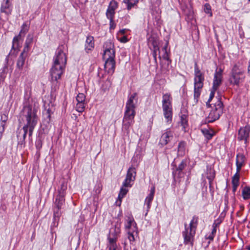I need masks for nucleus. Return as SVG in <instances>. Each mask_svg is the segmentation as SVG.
<instances>
[{
	"mask_svg": "<svg viewBox=\"0 0 250 250\" xmlns=\"http://www.w3.org/2000/svg\"><path fill=\"white\" fill-rule=\"evenodd\" d=\"M11 3L9 0H3V2L1 4L0 12L9 15L11 14Z\"/></svg>",
	"mask_w": 250,
	"mask_h": 250,
	"instance_id": "18",
	"label": "nucleus"
},
{
	"mask_svg": "<svg viewBox=\"0 0 250 250\" xmlns=\"http://www.w3.org/2000/svg\"><path fill=\"white\" fill-rule=\"evenodd\" d=\"M65 67L53 64L51 70L50 75L51 77L52 92L56 91L59 88V83L58 80L60 79L62 74Z\"/></svg>",
	"mask_w": 250,
	"mask_h": 250,
	"instance_id": "6",
	"label": "nucleus"
},
{
	"mask_svg": "<svg viewBox=\"0 0 250 250\" xmlns=\"http://www.w3.org/2000/svg\"><path fill=\"white\" fill-rule=\"evenodd\" d=\"M204 10L206 13L209 14L210 16H212L211 7L208 3H206L204 5Z\"/></svg>",
	"mask_w": 250,
	"mask_h": 250,
	"instance_id": "44",
	"label": "nucleus"
},
{
	"mask_svg": "<svg viewBox=\"0 0 250 250\" xmlns=\"http://www.w3.org/2000/svg\"><path fill=\"white\" fill-rule=\"evenodd\" d=\"M133 250H137V249H134Z\"/></svg>",
	"mask_w": 250,
	"mask_h": 250,
	"instance_id": "63",
	"label": "nucleus"
},
{
	"mask_svg": "<svg viewBox=\"0 0 250 250\" xmlns=\"http://www.w3.org/2000/svg\"><path fill=\"white\" fill-rule=\"evenodd\" d=\"M196 231L189 229L186 223L185 224V230L182 232V235L184 238V243L185 245H189L193 247L194 241V237Z\"/></svg>",
	"mask_w": 250,
	"mask_h": 250,
	"instance_id": "9",
	"label": "nucleus"
},
{
	"mask_svg": "<svg viewBox=\"0 0 250 250\" xmlns=\"http://www.w3.org/2000/svg\"><path fill=\"white\" fill-rule=\"evenodd\" d=\"M118 7V3L115 0H112L108 6L106 15L108 19H114L115 10Z\"/></svg>",
	"mask_w": 250,
	"mask_h": 250,
	"instance_id": "12",
	"label": "nucleus"
},
{
	"mask_svg": "<svg viewBox=\"0 0 250 250\" xmlns=\"http://www.w3.org/2000/svg\"><path fill=\"white\" fill-rule=\"evenodd\" d=\"M120 232V228L115 227L110 229L109 236L108 237V250H117V245L116 244L117 236Z\"/></svg>",
	"mask_w": 250,
	"mask_h": 250,
	"instance_id": "8",
	"label": "nucleus"
},
{
	"mask_svg": "<svg viewBox=\"0 0 250 250\" xmlns=\"http://www.w3.org/2000/svg\"><path fill=\"white\" fill-rule=\"evenodd\" d=\"M242 196L244 200L250 198V187H245L242 190Z\"/></svg>",
	"mask_w": 250,
	"mask_h": 250,
	"instance_id": "36",
	"label": "nucleus"
},
{
	"mask_svg": "<svg viewBox=\"0 0 250 250\" xmlns=\"http://www.w3.org/2000/svg\"><path fill=\"white\" fill-rule=\"evenodd\" d=\"M104 69L108 73L112 74L115 70V61L114 59H104Z\"/></svg>",
	"mask_w": 250,
	"mask_h": 250,
	"instance_id": "14",
	"label": "nucleus"
},
{
	"mask_svg": "<svg viewBox=\"0 0 250 250\" xmlns=\"http://www.w3.org/2000/svg\"><path fill=\"white\" fill-rule=\"evenodd\" d=\"M211 109L217 112L219 110L220 113L222 114L223 113V104L220 98H218L216 102L213 104V106L212 107Z\"/></svg>",
	"mask_w": 250,
	"mask_h": 250,
	"instance_id": "23",
	"label": "nucleus"
},
{
	"mask_svg": "<svg viewBox=\"0 0 250 250\" xmlns=\"http://www.w3.org/2000/svg\"><path fill=\"white\" fill-rule=\"evenodd\" d=\"M30 49V46L25 44L23 50L21 54H22V56L27 57V53L28 52Z\"/></svg>",
	"mask_w": 250,
	"mask_h": 250,
	"instance_id": "47",
	"label": "nucleus"
},
{
	"mask_svg": "<svg viewBox=\"0 0 250 250\" xmlns=\"http://www.w3.org/2000/svg\"><path fill=\"white\" fill-rule=\"evenodd\" d=\"M86 104V103L77 102L76 105V110L79 112H83L85 109Z\"/></svg>",
	"mask_w": 250,
	"mask_h": 250,
	"instance_id": "39",
	"label": "nucleus"
},
{
	"mask_svg": "<svg viewBox=\"0 0 250 250\" xmlns=\"http://www.w3.org/2000/svg\"><path fill=\"white\" fill-rule=\"evenodd\" d=\"M36 146L38 149H40L42 147V142L41 140H38L36 142Z\"/></svg>",
	"mask_w": 250,
	"mask_h": 250,
	"instance_id": "53",
	"label": "nucleus"
},
{
	"mask_svg": "<svg viewBox=\"0 0 250 250\" xmlns=\"http://www.w3.org/2000/svg\"><path fill=\"white\" fill-rule=\"evenodd\" d=\"M204 75L200 70L197 62L194 64V97L192 104H196L204 85Z\"/></svg>",
	"mask_w": 250,
	"mask_h": 250,
	"instance_id": "3",
	"label": "nucleus"
},
{
	"mask_svg": "<svg viewBox=\"0 0 250 250\" xmlns=\"http://www.w3.org/2000/svg\"><path fill=\"white\" fill-rule=\"evenodd\" d=\"M110 20V29H114L116 27V24L113 21V19H109Z\"/></svg>",
	"mask_w": 250,
	"mask_h": 250,
	"instance_id": "52",
	"label": "nucleus"
},
{
	"mask_svg": "<svg viewBox=\"0 0 250 250\" xmlns=\"http://www.w3.org/2000/svg\"><path fill=\"white\" fill-rule=\"evenodd\" d=\"M245 157L244 154L239 153L236 156V165L237 172H240L242 167L245 165Z\"/></svg>",
	"mask_w": 250,
	"mask_h": 250,
	"instance_id": "17",
	"label": "nucleus"
},
{
	"mask_svg": "<svg viewBox=\"0 0 250 250\" xmlns=\"http://www.w3.org/2000/svg\"><path fill=\"white\" fill-rule=\"evenodd\" d=\"M217 90H214L213 89V88H211V91H210V95H209V98L207 103V104L208 105V104L211 102V101L212 100V99L213 98V97H214V94H215V92H216Z\"/></svg>",
	"mask_w": 250,
	"mask_h": 250,
	"instance_id": "48",
	"label": "nucleus"
},
{
	"mask_svg": "<svg viewBox=\"0 0 250 250\" xmlns=\"http://www.w3.org/2000/svg\"><path fill=\"white\" fill-rule=\"evenodd\" d=\"M187 165V160L184 159L182 161L178 167L176 168V170L181 172Z\"/></svg>",
	"mask_w": 250,
	"mask_h": 250,
	"instance_id": "42",
	"label": "nucleus"
},
{
	"mask_svg": "<svg viewBox=\"0 0 250 250\" xmlns=\"http://www.w3.org/2000/svg\"><path fill=\"white\" fill-rule=\"evenodd\" d=\"M21 35H18V36H15L12 42V48L13 49H19L20 47V41L21 40Z\"/></svg>",
	"mask_w": 250,
	"mask_h": 250,
	"instance_id": "31",
	"label": "nucleus"
},
{
	"mask_svg": "<svg viewBox=\"0 0 250 250\" xmlns=\"http://www.w3.org/2000/svg\"><path fill=\"white\" fill-rule=\"evenodd\" d=\"M137 102V94L133 93L128 97L125 104L122 129L127 134L129 133L130 127L134 123V117L136 115L135 108Z\"/></svg>",
	"mask_w": 250,
	"mask_h": 250,
	"instance_id": "2",
	"label": "nucleus"
},
{
	"mask_svg": "<svg viewBox=\"0 0 250 250\" xmlns=\"http://www.w3.org/2000/svg\"><path fill=\"white\" fill-rule=\"evenodd\" d=\"M125 29H122L119 31V33H121V34H124L125 33Z\"/></svg>",
	"mask_w": 250,
	"mask_h": 250,
	"instance_id": "60",
	"label": "nucleus"
},
{
	"mask_svg": "<svg viewBox=\"0 0 250 250\" xmlns=\"http://www.w3.org/2000/svg\"><path fill=\"white\" fill-rule=\"evenodd\" d=\"M250 133V125H247L244 127H241L238 134V140L239 141H244L246 144L249 138Z\"/></svg>",
	"mask_w": 250,
	"mask_h": 250,
	"instance_id": "10",
	"label": "nucleus"
},
{
	"mask_svg": "<svg viewBox=\"0 0 250 250\" xmlns=\"http://www.w3.org/2000/svg\"><path fill=\"white\" fill-rule=\"evenodd\" d=\"M248 73H250V62H249V65H248Z\"/></svg>",
	"mask_w": 250,
	"mask_h": 250,
	"instance_id": "61",
	"label": "nucleus"
},
{
	"mask_svg": "<svg viewBox=\"0 0 250 250\" xmlns=\"http://www.w3.org/2000/svg\"><path fill=\"white\" fill-rule=\"evenodd\" d=\"M29 29V25L27 24L26 23H24L21 26V28L19 33V35L22 36V34H23V35H24L28 32Z\"/></svg>",
	"mask_w": 250,
	"mask_h": 250,
	"instance_id": "41",
	"label": "nucleus"
},
{
	"mask_svg": "<svg viewBox=\"0 0 250 250\" xmlns=\"http://www.w3.org/2000/svg\"><path fill=\"white\" fill-rule=\"evenodd\" d=\"M199 218L196 215H194L189 223V226L188 227L189 229L195 230L196 231L197 227L198 226Z\"/></svg>",
	"mask_w": 250,
	"mask_h": 250,
	"instance_id": "26",
	"label": "nucleus"
},
{
	"mask_svg": "<svg viewBox=\"0 0 250 250\" xmlns=\"http://www.w3.org/2000/svg\"><path fill=\"white\" fill-rule=\"evenodd\" d=\"M104 50L111 51L115 50L114 43L110 41H107L104 43L103 45Z\"/></svg>",
	"mask_w": 250,
	"mask_h": 250,
	"instance_id": "35",
	"label": "nucleus"
},
{
	"mask_svg": "<svg viewBox=\"0 0 250 250\" xmlns=\"http://www.w3.org/2000/svg\"><path fill=\"white\" fill-rule=\"evenodd\" d=\"M21 114L24 125L22 129L18 130L17 136L21 144H24L27 132L28 131L29 137L32 136L33 131L38 124L39 117L37 115V110L30 105L24 106Z\"/></svg>",
	"mask_w": 250,
	"mask_h": 250,
	"instance_id": "1",
	"label": "nucleus"
},
{
	"mask_svg": "<svg viewBox=\"0 0 250 250\" xmlns=\"http://www.w3.org/2000/svg\"><path fill=\"white\" fill-rule=\"evenodd\" d=\"M245 79L244 70L241 68L237 64L232 67L229 79V83L233 85L239 86Z\"/></svg>",
	"mask_w": 250,
	"mask_h": 250,
	"instance_id": "4",
	"label": "nucleus"
},
{
	"mask_svg": "<svg viewBox=\"0 0 250 250\" xmlns=\"http://www.w3.org/2000/svg\"><path fill=\"white\" fill-rule=\"evenodd\" d=\"M247 249L248 250H250V245L247 247Z\"/></svg>",
	"mask_w": 250,
	"mask_h": 250,
	"instance_id": "62",
	"label": "nucleus"
},
{
	"mask_svg": "<svg viewBox=\"0 0 250 250\" xmlns=\"http://www.w3.org/2000/svg\"><path fill=\"white\" fill-rule=\"evenodd\" d=\"M125 229H132L133 232L137 231V224L134 219L132 217H128L126 220V224L125 225Z\"/></svg>",
	"mask_w": 250,
	"mask_h": 250,
	"instance_id": "16",
	"label": "nucleus"
},
{
	"mask_svg": "<svg viewBox=\"0 0 250 250\" xmlns=\"http://www.w3.org/2000/svg\"><path fill=\"white\" fill-rule=\"evenodd\" d=\"M8 119V117L6 114H3L1 116V121L2 122L5 123Z\"/></svg>",
	"mask_w": 250,
	"mask_h": 250,
	"instance_id": "55",
	"label": "nucleus"
},
{
	"mask_svg": "<svg viewBox=\"0 0 250 250\" xmlns=\"http://www.w3.org/2000/svg\"><path fill=\"white\" fill-rule=\"evenodd\" d=\"M152 51H153V58H154V62L157 63V51H159V49H155V48H153L152 49Z\"/></svg>",
	"mask_w": 250,
	"mask_h": 250,
	"instance_id": "49",
	"label": "nucleus"
},
{
	"mask_svg": "<svg viewBox=\"0 0 250 250\" xmlns=\"http://www.w3.org/2000/svg\"><path fill=\"white\" fill-rule=\"evenodd\" d=\"M133 232L132 230H131V231H129L128 232V239L130 241H134L135 240L134 236L132 233Z\"/></svg>",
	"mask_w": 250,
	"mask_h": 250,
	"instance_id": "51",
	"label": "nucleus"
},
{
	"mask_svg": "<svg viewBox=\"0 0 250 250\" xmlns=\"http://www.w3.org/2000/svg\"><path fill=\"white\" fill-rule=\"evenodd\" d=\"M186 144L184 141H181L179 143L178 147L177 154L179 156H183L186 154Z\"/></svg>",
	"mask_w": 250,
	"mask_h": 250,
	"instance_id": "25",
	"label": "nucleus"
},
{
	"mask_svg": "<svg viewBox=\"0 0 250 250\" xmlns=\"http://www.w3.org/2000/svg\"><path fill=\"white\" fill-rule=\"evenodd\" d=\"M214 176H214V173H213L211 175L208 176H207V178L208 179L209 182L210 184H211V182L213 180V179L214 178Z\"/></svg>",
	"mask_w": 250,
	"mask_h": 250,
	"instance_id": "57",
	"label": "nucleus"
},
{
	"mask_svg": "<svg viewBox=\"0 0 250 250\" xmlns=\"http://www.w3.org/2000/svg\"><path fill=\"white\" fill-rule=\"evenodd\" d=\"M148 44L152 46L153 48L159 49V42L157 39L154 36H150L148 39Z\"/></svg>",
	"mask_w": 250,
	"mask_h": 250,
	"instance_id": "28",
	"label": "nucleus"
},
{
	"mask_svg": "<svg viewBox=\"0 0 250 250\" xmlns=\"http://www.w3.org/2000/svg\"><path fill=\"white\" fill-rule=\"evenodd\" d=\"M118 40L120 41L121 42L125 43L128 41L127 37L125 36H124L120 39H118Z\"/></svg>",
	"mask_w": 250,
	"mask_h": 250,
	"instance_id": "54",
	"label": "nucleus"
},
{
	"mask_svg": "<svg viewBox=\"0 0 250 250\" xmlns=\"http://www.w3.org/2000/svg\"><path fill=\"white\" fill-rule=\"evenodd\" d=\"M171 94L166 93L163 95L162 109L165 118L167 123H170L172 119V106Z\"/></svg>",
	"mask_w": 250,
	"mask_h": 250,
	"instance_id": "5",
	"label": "nucleus"
},
{
	"mask_svg": "<svg viewBox=\"0 0 250 250\" xmlns=\"http://www.w3.org/2000/svg\"><path fill=\"white\" fill-rule=\"evenodd\" d=\"M212 226H213V229H212L211 234L214 235V234L216 233V227L217 226V225L215 223H213Z\"/></svg>",
	"mask_w": 250,
	"mask_h": 250,
	"instance_id": "56",
	"label": "nucleus"
},
{
	"mask_svg": "<svg viewBox=\"0 0 250 250\" xmlns=\"http://www.w3.org/2000/svg\"><path fill=\"white\" fill-rule=\"evenodd\" d=\"M214 235H212V234H210L208 237V239H209V240H213V238H214Z\"/></svg>",
	"mask_w": 250,
	"mask_h": 250,
	"instance_id": "59",
	"label": "nucleus"
},
{
	"mask_svg": "<svg viewBox=\"0 0 250 250\" xmlns=\"http://www.w3.org/2000/svg\"><path fill=\"white\" fill-rule=\"evenodd\" d=\"M223 70L221 68L216 69L214 75L212 88L217 90L222 82V74Z\"/></svg>",
	"mask_w": 250,
	"mask_h": 250,
	"instance_id": "11",
	"label": "nucleus"
},
{
	"mask_svg": "<svg viewBox=\"0 0 250 250\" xmlns=\"http://www.w3.org/2000/svg\"><path fill=\"white\" fill-rule=\"evenodd\" d=\"M201 132L208 140H210L213 136V131L208 128H203Z\"/></svg>",
	"mask_w": 250,
	"mask_h": 250,
	"instance_id": "33",
	"label": "nucleus"
},
{
	"mask_svg": "<svg viewBox=\"0 0 250 250\" xmlns=\"http://www.w3.org/2000/svg\"><path fill=\"white\" fill-rule=\"evenodd\" d=\"M124 187L121 188L120 189V193L118 195V201L116 202V204L118 206H120L121 204L122 199L126 195L127 192H128V190L124 188Z\"/></svg>",
	"mask_w": 250,
	"mask_h": 250,
	"instance_id": "32",
	"label": "nucleus"
},
{
	"mask_svg": "<svg viewBox=\"0 0 250 250\" xmlns=\"http://www.w3.org/2000/svg\"><path fill=\"white\" fill-rule=\"evenodd\" d=\"M155 188L154 186L151 187L150 191V193L146 197L145 200V204L147 206V211L150 208L151 203L153 199L154 195L155 193Z\"/></svg>",
	"mask_w": 250,
	"mask_h": 250,
	"instance_id": "19",
	"label": "nucleus"
},
{
	"mask_svg": "<svg viewBox=\"0 0 250 250\" xmlns=\"http://www.w3.org/2000/svg\"><path fill=\"white\" fill-rule=\"evenodd\" d=\"M222 113H220V111L219 110L217 112L214 111L213 110L211 109L210 111L209 115L207 119L208 122L212 123L216 120H218Z\"/></svg>",
	"mask_w": 250,
	"mask_h": 250,
	"instance_id": "20",
	"label": "nucleus"
},
{
	"mask_svg": "<svg viewBox=\"0 0 250 250\" xmlns=\"http://www.w3.org/2000/svg\"><path fill=\"white\" fill-rule=\"evenodd\" d=\"M239 30L240 31L242 30V27H240L239 28ZM240 36L241 38H243L244 37V32L243 31H242V32H240Z\"/></svg>",
	"mask_w": 250,
	"mask_h": 250,
	"instance_id": "58",
	"label": "nucleus"
},
{
	"mask_svg": "<svg viewBox=\"0 0 250 250\" xmlns=\"http://www.w3.org/2000/svg\"><path fill=\"white\" fill-rule=\"evenodd\" d=\"M67 189V184L63 182L61 185L60 189H59V196H64L65 192Z\"/></svg>",
	"mask_w": 250,
	"mask_h": 250,
	"instance_id": "40",
	"label": "nucleus"
},
{
	"mask_svg": "<svg viewBox=\"0 0 250 250\" xmlns=\"http://www.w3.org/2000/svg\"><path fill=\"white\" fill-rule=\"evenodd\" d=\"M25 58L26 56H22V54H20L17 62V67L20 70L22 69Z\"/></svg>",
	"mask_w": 250,
	"mask_h": 250,
	"instance_id": "34",
	"label": "nucleus"
},
{
	"mask_svg": "<svg viewBox=\"0 0 250 250\" xmlns=\"http://www.w3.org/2000/svg\"><path fill=\"white\" fill-rule=\"evenodd\" d=\"M61 215V212L60 210H58V208L54 207V216L55 217H59Z\"/></svg>",
	"mask_w": 250,
	"mask_h": 250,
	"instance_id": "50",
	"label": "nucleus"
},
{
	"mask_svg": "<svg viewBox=\"0 0 250 250\" xmlns=\"http://www.w3.org/2000/svg\"><path fill=\"white\" fill-rule=\"evenodd\" d=\"M134 180H135L132 179V178H131L129 177L128 175H126L125 179L123 184V187H131L132 186L131 183L134 181Z\"/></svg>",
	"mask_w": 250,
	"mask_h": 250,
	"instance_id": "37",
	"label": "nucleus"
},
{
	"mask_svg": "<svg viewBox=\"0 0 250 250\" xmlns=\"http://www.w3.org/2000/svg\"><path fill=\"white\" fill-rule=\"evenodd\" d=\"M115 50H104L103 57L104 59H115Z\"/></svg>",
	"mask_w": 250,
	"mask_h": 250,
	"instance_id": "30",
	"label": "nucleus"
},
{
	"mask_svg": "<svg viewBox=\"0 0 250 250\" xmlns=\"http://www.w3.org/2000/svg\"><path fill=\"white\" fill-rule=\"evenodd\" d=\"M136 175V168L134 167H130L128 168L127 171L126 175H128L129 177L132 178L133 179H135Z\"/></svg>",
	"mask_w": 250,
	"mask_h": 250,
	"instance_id": "38",
	"label": "nucleus"
},
{
	"mask_svg": "<svg viewBox=\"0 0 250 250\" xmlns=\"http://www.w3.org/2000/svg\"><path fill=\"white\" fill-rule=\"evenodd\" d=\"M33 40V36L32 35L29 34L27 36V39L26 40L25 44L30 46L31 44L32 43Z\"/></svg>",
	"mask_w": 250,
	"mask_h": 250,
	"instance_id": "46",
	"label": "nucleus"
},
{
	"mask_svg": "<svg viewBox=\"0 0 250 250\" xmlns=\"http://www.w3.org/2000/svg\"><path fill=\"white\" fill-rule=\"evenodd\" d=\"M172 138V132L170 130L167 129L166 132L162 135L160 139L159 144L162 146H165L168 143Z\"/></svg>",
	"mask_w": 250,
	"mask_h": 250,
	"instance_id": "13",
	"label": "nucleus"
},
{
	"mask_svg": "<svg viewBox=\"0 0 250 250\" xmlns=\"http://www.w3.org/2000/svg\"><path fill=\"white\" fill-rule=\"evenodd\" d=\"M167 64L164 63L163 62L161 63V73L162 75H167L169 71V65L171 63V61H167Z\"/></svg>",
	"mask_w": 250,
	"mask_h": 250,
	"instance_id": "29",
	"label": "nucleus"
},
{
	"mask_svg": "<svg viewBox=\"0 0 250 250\" xmlns=\"http://www.w3.org/2000/svg\"><path fill=\"white\" fill-rule=\"evenodd\" d=\"M64 48V46L62 45L58 47L56 50V55L54 58L53 63L63 67H65L67 62L66 54L63 52Z\"/></svg>",
	"mask_w": 250,
	"mask_h": 250,
	"instance_id": "7",
	"label": "nucleus"
},
{
	"mask_svg": "<svg viewBox=\"0 0 250 250\" xmlns=\"http://www.w3.org/2000/svg\"><path fill=\"white\" fill-rule=\"evenodd\" d=\"M232 190L235 192L239 185V172L236 171V173L233 175L232 179Z\"/></svg>",
	"mask_w": 250,
	"mask_h": 250,
	"instance_id": "22",
	"label": "nucleus"
},
{
	"mask_svg": "<svg viewBox=\"0 0 250 250\" xmlns=\"http://www.w3.org/2000/svg\"><path fill=\"white\" fill-rule=\"evenodd\" d=\"M139 1V0H123V2L126 5L127 9L130 10L137 5Z\"/></svg>",
	"mask_w": 250,
	"mask_h": 250,
	"instance_id": "27",
	"label": "nucleus"
},
{
	"mask_svg": "<svg viewBox=\"0 0 250 250\" xmlns=\"http://www.w3.org/2000/svg\"><path fill=\"white\" fill-rule=\"evenodd\" d=\"M64 196L58 195L54 203V207L58 208V210H60L64 202Z\"/></svg>",
	"mask_w": 250,
	"mask_h": 250,
	"instance_id": "24",
	"label": "nucleus"
},
{
	"mask_svg": "<svg viewBox=\"0 0 250 250\" xmlns=\"http://www.w3.org/2000/svg\"><path fill=\"white\" fill-rule=\"evenodd\" d=\"M181 122L182 125L184 126V128L186 127V126L188 125V119L187 117L185 115H183L181 117Z\"/></svg>",
	"mask_w": 250,
	"mask_h": 250,
	"instance_id": "45",
	"label": "nucleus"
},
{
	"mask_svg": "<svg viewBox=\"0 0 250 250\" xmlns=\"http://www.w3.org/2000/svg\"><path fill=\"white\" fill-rule=\"evenodd\" d=\"M95 46L94 39L92 36L88 35L86 37V39L84 45V49L87 53L92 51Z\"/></svg>",
	"mask_w": 250,
	"mask_h": 250,
	"instance_id": "15",
	"label": "nucleus"
},
{
	"mask_svg": "<svg viewBox=\"0 0 250 250\" xmlns=\"http://www.w3.org/2000/svg\"><path fill=\"white\" fill-rule=\"evenodd\" d=\"M167 46L168 42H167L162 49V51L163 52V54L162 55H160V52L159 51V58L160 60L163 59L167 61H171L169 57Z\"/></svg>",
	"mask_w": 250,
	"mask_h": 250,
	"instance_id": "21",
	"label": "nucleus"
},
{
	"mask_svg": "<svg viewBox=\"0 0 250 250\" xmlns=\"http://www.w3.org/2000/svg\"><path fill=\"white\" fill-rule=\"evenodd\" d=\"M86 97L83 93H79L76 97L77 102L86 103L85 101Z\"/></svg>",
	"mask_w": 250,
	"mask_h": 250,
	"instance_id": "43",
	"label": "nucleus"
},
{
	"mask_svg": "<svg viewBox=\"0 0 250 250\" xmlns=\"http://www.w3.org/2000/svg\"><path fill=\"white\" fill-rule=\"evenodd\" d=\"M250 1V0H249Z\"/></svg>",
	"mask_w": 250,
	"mask_h": 250,
	"instance_id": "64",
	"label": "nucleus"
}]
</instances>
